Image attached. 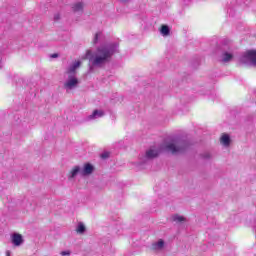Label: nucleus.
<instances>
[{
	"label": "nucleus",
	"instance_id": "obj_10",
	"mask_svg": "<svg viewBox=\"0 0 256 256\" xmlns=\"http://www.w3.org/2000/svg\"><path fill=\"white\" fill-rule=\"evenodd\" d=\"M172 221H174V223H177V225H182V223H185L187 221V218L179 214H174L172 216Z\"/></svg>",
	"mask_w": 256,
	"mask_h": 256
},
{
	"label": "nucleus",
	"instance_id": "obj_15",
	"mask_svg": "<svg viewBox=\"0 0 256 256\" xmlns=\"http://www.w3.org/2000/svg\"><path fill=\"white\" fill-rule=\"evenodd\" d=\"M76 231L80 235H83V233H85V231H87V228H85V224H83V222H79L77 225Z\"/></svg>",
	"mask_w": 256,
	"mask_h": 256
},
{
	"label": "nucleus",
	"instance_id": "obj_24",
	"mask_svg": "<svg viewBox=\"0 0 256 256\" xmlns=\"http://www.w3.org/2000/svg\"><path fill=\"white\" fill-rule=\"evenodd\" d=\"M3 66H2V62H1V59H0V69L2 68Z\"/></svg>",
	"mask_w": 256,
	"mask_h": 256
},
{
	"label": "nucleus",
	"instance_id": "obj_25",
	"mask_svg": "<svg viewBox=\"0 0 256 256\" xmlns=\"http://www.w3.org/2000/svg\"><path fill=\"white\" fill-rule=\"evenodd\" d=\"M206 158H209V155H207Z\"/></svg>",
	"mask_w": 256,
	"mask_h": 256
},
{
	"label": "nucleus",
	"instance_id": "obj_8",
	"mask_svg": "<svg viewBox=\"0 0 256 256\" xmlns=\"http://www.w3.org/2000/svg\"><path fill=\"white\" fill-rule=\"evenodd\" d=\"M233 59V53L224 51L221 55V63H230Z\"/></svg>",
	"mask_w": 256,
	"mask_h": 256
},
{
	"label": "nucleus",
	"instance_id": "obj_21",
	"mask_svg": "<svg viewBox=\"0 0 256 256\" xmlns=\"http://www.w3.org/2000/svg\"><path fill=\"white\" fill-rule=\"evenodd\" d=\"M50 57L52 59H57V57H59V54L58 53H54V54L50 55Z\"/></svg>",
	"mask_w": 256,
	"mask_h": 256
},
{
	"label": "nucleus",
	"instance_id": "obj_17",
	"mask_svg": "<svg viewBox=\"0 0 256 256\" xmlns=\"http://www.w3.org/2000/svg\"><path fill=\"white\" fill-rule=\"evenodd\" d=\"M99 35H101L100 32H98V33L95 34V37H94V39H93L94 45H97V43L99 42Z\"/></svg>",
	"mask_w": 256,
	"mask_h": 256
},
{
	"label": "nucleus",
	"instance_id": "obj_23",
	"mask_svg": "<svg viewBox=\"0 0 256 256\" xmlns=\"http://www.w3.org/2000/svg\"><path fill=\"white\" fill-rule=\"evenodd\" d=\"M6 255L10 256L11 255V251H6Z\"/></svg>",
	"mask_w": 256,
	"mask_h": 256
},
{
	"label": "nucleus",
	"instance_id": "obj_2",
	"mask_svg": "<svg viewBox=\"0 0 256 256\" xmlns=\"http://www.w3.org/2000/svg\"><path fill=\"white\" fill-rule=\"evenodd\" d=\"M190 143L185 138H174L171 142L167 143L162 148H150L146 151L145 155L140 158V165H145L148 161H153L157 159L161 154V151H166V153H171L172 155H177V153H183L189 148Z\"/></svg>",
	"mask_w": 256,
	"mask_h": 256
},
{
	"label": "nucleus",
	"instance_id": "obj_9",
	"mask_svg": "<svg viewBox=\"0 0 256 256\" xmlns=\"http://www.w3.org/2000/svg\"><path fill=\"white\" fill-rule=\"evenodd\" d=\"M79 67H81V61H77V62L73 63L72 65H70L67 70L68 75H73V73H75V71H77V69H79Z\"/></svg>",
	"mask_w": 256,
	"mask_h": 256
},
{
	"label": "nucleus",
	"instance_id": "obj_13",
	"mask_svg": "<svg viewBox=\"0 0 256 256\" xmlns=\"http://www.w3.org/2000/svg\"><path fill=\"white\" fill-rule=\"evenodd\" d=\"M72 11L74 13H79L83 11V2H77L72 5Z\"/></svg>",
	"mask_w": 256,
	"mask_h": 256
},
{
	"label": "nucleus",
	"instance_id": "obj_19",
	"mask_svg": "<svg viewBox=\"0 0 256 256\" xmlns=\"http://www.w3.org/2000/svg\"><path fill=\"white\" fill-rule=\"evenodd\" d=\"M60 255H62V256H69V255H71V251H62L60 253Z\"/></svg>",
	"mask_w": 256,
	"mask_h": 256
},
{
	"label": "nucleus",
	"instance_id": "obj_5",
	"mask_svg": "<svg viewBox=\"0 0 256 256\" xmlns=\"http://www.w3.org/2000/svg\"><path fill=\"white\" fill-rule=\"evenodd\" d=\"M95 171V166L91 163L84 164V167L81 171V177H89Z\"/></svg>",
	"mask_w": 256,
	"mask_h": 256
},
{
	"label": "nucleus",
	"instance_id": "obj_22",
	"mask_svg": "<svg viewBox=\"0 0 256 256\" xmlns=\"http://www.w3.org/2000/svg\"><path fill=\"white\" fill-rule=\"evenodd\" d=\"M131 0H120L121 3H129Z\"/></svg>",
	"mask_w": 256,
	"mask_h": 256
},
{
	"label": "nucleus",
	"instance_id": "obj_3",
	"mask_svg": "<svg viewBox=\"0 0 256 256\" xmlns=\"http://www.w3.org/2000/svg\"><path fill=\"white\" fill-rule=\"evenodd\" d=\"M240 63L242 65H249L250 67H256V50H247L241 57Z\"/></svg>",
	"mask_w": 256,
	"mask_h": 256
},
{
	"label": "nucleus",
	"instance_id": "obj_12",
	"mask_svg": "<svg viewBox=\"0 0 256 256\" xmlns=\"http://www.w3.org/2000/svg\"><path fill=\"white\" fill-rule=\"evenodd\" d=\"M81 166H74L70 172V179H75L76 175H81Z\"/></svg>",
	"mask_w": 256,
	"mask_h": 256
},
{
	"label": "nucleus",
	"instance_id": "obj_4",
	"mask_svg": "<svg viewBox=\"0 0 256 256\" xmlns=\"http://www.w3.org/2000/svg\"><path fill=\"white\" fill-rule=\"evenodd\" d=\"M79 79L73 75H69L68 79L64 82V89L66 90L67 93L69 91H73V89H77L79 87Z\"/></svg>",
	"mask_w": 256,
	"mask_h": 256
},
{
	"label": "nucleus",
	"instance_id": "obj_18",
	"mask_svg": "<svg viewBox=\"0 0 256 256\" xmlns=\"http://www.w3.org/2000/svg\"><path fill=\"white\" fill-rule=\"evenodd\" d=\"M61 19V14L56 13L54 14V21H59Z\"/></svg>",
	"mask_w": 256,
	"mask_h": 256
},
{
	"label": "nucleus",
	"instance_id": "obj_7",
	"mask_svg": "<svg viewBox=\"0 0 256 256\" xmlns=\"http://www.w3.org/2000/svg\"><path fill=\"white\" fill-rule=\"evenodd\" d=\"M105 116V111L103 110H94L91 115L88 116V119L91 121L93 119H101Z\"/></svg>",
	"mask_w": 256,
	"mask_h": 256
},
{
	"label": "nucleus",
	"instance_id": "obj_11",
	"mask_svg": "<svg viewBox=\"0 0 256 256\" xmlns=\"http://www.w3.org/2000/svg\"><path fill=\"white\" fill-rule=\"evenodd\" d=\"M220 143H222L224 147H229L231 145V136H229V134H223L220 138Z\"/></svg>",
	"mask_w": 256,
	"mask_h": 256
},
{
	"label": "nucleus",
	"instance_id": "obj_20",
	"mask_svg": "<svg viewBox=\"0 0 256 256\" xmlns=\"http://www.w3.org/2000/svg\"><path fill=\"white\" fill-rule=\"evenodd\" d=\"M108 157H109V153H107V152H104L101 154L102 159H108Z\"/></svg>",
	"mask_w": 256,
	"mask_h": 256
},
{
	"label": "nucleus",
	"instance_id": "obj_14",
	"mask_svg": "<svg viewBox=\"0 0 256 256\" xmlns=\"http://www.w3.org/2000/svg\"><path fill=\"white\" fill-rule=\"evenodd\" d=\"M160 33H161V35H163V37H167L170 35L171 29L167 25H162V27L160 29Z\"/></svg>",
	"mask_w": 256,
	"mask_h": 256
},
{
	"label": "nucleus",
	"instance_id": "obj_16",
	"mask_svg": "<svg viewBox=\"0 0 256 256\" xmlns=\"http://www.w3.org/2000/svg\"><path fill=\"white\" fill-rule=\"evenodd\" d=\"M155 245L158 249H163V247L165 246V242L163 240H160Z\"/></svg>",
	"mask_w": 256,
	"mask_h": 256
},
{
	"label": "nucleus",
	"instance_id": "obj_1",
	"mask_svg": "<svg viewBox=\"0 0 256 256\" xmlns=\"http://www.w3.org/2000/svg\"><path fill=\"white\" fill-rule=\"evenodd\" d=\"M115 53H119V43L116 42L99 47L94 53L91 50H87L83 59H87L89 61L88 73H93V71H95V67H102L105 63H109V61H111V57H113Z\"/></svg>",
	"mask_w": 256,
	"mask_h": 256
},
{
	"label": "nucleus",
	"instance_id": "obj_6",
	"mask_svg": "<svg viewBox=\"0 0 256 256\" xmlns=\"http://www.w3.org/2000/svg\"><path fill=\"white\" fill-rule=\"evenodd\" d=\"M12 243L15 245V247H20V245H23V236L19 233H14L11 236Z\"/></svg>",
	"mask_w": 256,
	"mask_h": 256
}]
</instances>
